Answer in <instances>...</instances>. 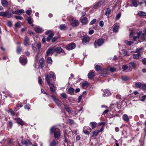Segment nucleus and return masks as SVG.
Segmentation results:
<instances>
[{"mask_svg": "<svg viewBox=\"0 0 146 146\" xmlns=\"http://www.w3.org/2000/svg\"><path fill=\"white\" fill-rule=\"evenodd\" d=\"M122 79L123 80L126 81L129 79V78L128 76H123Z\"/></svg>", "mask_w": 146, "mask_h": 146, "instance_id": "8fccbe9b", "label": "nucleus"}, {"mask_svg": "<svg viewBox=\"0 0 146 146\" xmlns=\"http://www.w3.org/2000/svg\"><path fill=\"white\" fill-rule=\"evenodd\" d=\"M142 86V84L140 82H137L135 84V87L137 88H140Z\"/></svg>", "mask_w": 146, "mask_h": 146, "instance_id": "f704fd0d", "label": "nucleus"}, {"mask_svg": "<svg viewBox=\"0 0 146 146\" xmlns=\"http://www.w3.org/2000/svg\"><path fill=\"white\" fill-rule=\"evenodd\" d=\"M142 88L143 90L146 89V84H144L142 85Z\"/></svg>", "mask_w": 146, "mask_h": 146, "instance_id": "774afa93", "label": "nucleus"}, {"mask_svg": "<svg viewBox=\"0 0 146 146\" xmlns=\"http://www.w3.org/2000/svg\"><path fill=\"white\" fill-rule=\"evenodd\" d=\"M48 85L50 86V91L52 92H54V85L52 83H50V84H48Z\"/></svg>", "mask_w": 146, "mask_h": 146, "instance_id": "412c9836", "label": "nucleus"}, {"mask_svg": "<svg viewBox=\"0 0 146 146\" xmlns=\"http://www.w3.org/2000/svg\"><path fill=\"white\" fill-rule=\"evenodd\" d=\"M81 21L82 24L84 25L88 23V20L86 17H84L81 19Z\"/></svg>", "mask_w": 146, "mask_h": 146, "instance_id": "f3484780", "label": "nucleus"}, {"mask_svg": "<svg viewBox=\"0 0 146 146\" xmlns=\"http://www.w3.org/2000/svg\"><path fill=\"white\" fill-rule=\"evenodd\" d=\"M109 70L112 72H113L116 71V69L113 67H111L110 68Z\"/></svg>", "mask_w": 146, "mask_h": 146, "instance_id": "6e6d98bb", "label": "nucleus"}, {"mask_svg": "<svg viewBox=\"0 0 146 146\" xmlns=\"http://www.w3.org/2000/svg\"><path fill=\"white\" fill-rule=\"evenodd\" d=\"M16 121L17 123L21 125H23L24 124L23 121L20 118H18L17 119H16Z\"/></svg>", "mask_w": 146, "mask_h": 146, "instance_id": "4be33fe9", "label": "nucleus"}, {"mask_svg": "<svg viewBox=\"0 0 146 146\" xmlns=\"http://www.w3.org/2000/svg\"><path fill=\"white\" fill-rule=\"evenodd\" d=\"M47 62L49 64H51L52 62V60L51 58L50 57H48L47 58Z\"/></svg>", "mask_w": 146, "mask_h": 146, "instance_id": "c03bdc74", "label": "nucleus"}, {"mask_svg": "<svg viewBox=\"0 0 146 146\" xmlns=\"http://www.w3.org/2000/svg\"><path fill=\"white\" fill-rule=\"evenodd\" d=\"M143 49L142 48H140L139 49H137L136 50V51L135 52L136 53H140V51L141 50Z\"/></svg>", "mask_w": 146, "mask_h": 146, "instance_id": "69168bd1", "label": "nucleus"}, {"mask_svg": "<svg viewBox=\"0 0 146 146\" xmlns=\"http://www.w3.org/2000/svg\"><path fill=\"white\" fill-rule=\"evenodd\" d=\"M60 29L61 30H65L66 29V26L65 24L61 25L59 27Z\"/></svg>", "mask_w": 146, "mask_h": 146, "instance_id": "79ce46f5", "label": "nucleus"}, {"mask_svg": "<svg viewBox=\"0 0 146 146\" xmlns=\"http://www.w3.org/2000/svg\"><path fill=\"white\" fill-rule=\"evenodd\" d=\"M138 31L137 30L131 31L129 35V36L131 37L132 36H133V39L134 41L136 40L137 39L139 42H141L144 40L146 31H145V33L141 34V31H139V32H138Z\"/></svg>", "mask_w": 146, "mask_h": 146, "instance_id": "f257e3e1", "label": "nucleus"}, {"mask_svg": "<svg viewBox=\"0 0 146 146\" xmlns=\"http://www.w3.org/2000/svg\"><path fill=\"white\" fill-rule=\"evenodd\" d=\"M140 53H137L136 54H134L133 55V58H134L138 59L140 56Z\"/></svg>", "mask_w": 146, "mask_h": 146, "instance_id": "ea45409f", "label": "nucleus"}, {"mask_svg": "<svg viewBox=\"0 0 146 146\" xmlns=\"http://www.w3.org/2000/svg\"><path fill=\"white\" fill-rule=\"evenodd\" d=\"M123 119L126 122H128L129 121V119L128 116L126 114L123 115Z\"/></svg>", "mask_w": 146, "mask_h": 146, "instance_id": "5701e85b", "label": "nucleus"}, {"mask_svg": "<svg viewBox=\"0 0 146 146\" xmlns=\"http://www.w3.org/2000/svg\"><path fill=\"white\" fill-rule=\"evenodd\" d=\"M58 143V141L55 139H54L50 143L49 145L50 146H56Z\"/></svg>", "mask_w": 146, "mask_h": 146, "instance_id": "a211bd4d", "label": "nucleus"}, {"mask_svg": "<svg viewBox=\"0 0 146 146\" xmlns=\"http://www.w3.org/2000/svg\"><path fill=\"white\" fill-rule=\"evenodd\" d=\"M21 51V48L20 47V46H18L17 47V53L19 54L20 53Z\"/></svg>", "mask_w": 146, "mask_h": 146, "instance_id": "37998d69", "label": "nucleus"}, {"mask_svg": "<svg viewBox=\"0 0 146 146\" xmlns=\"http://www.w3.org/2000/svg\"><path fill=\"white\" fill-rule=\"evenodd\" d=\"M1 3L2 5L4 7H7L8 4V2L6 0H2Z\"/></svg>", "mask_w": 146, "mask_h": 146, "instance_id": "b1692460", "label": "nucleus"}, {"mask_svg": "<svg viewBox=\"0 0 146 146\" xmlns=\"http://www.w3.org/2000/svg\"><path fill=\"white\" fill-rule=\"evenodd\" d=\"M119 26L117 24H115L113 28V31L115 33H116L118 31Z\"/></svg>", "mask_w": 146, "mask_h": 146, "instance_id": "6ab92c4d", "label": "nucleus"}, {"mask_svg": "<svg viewBox=\"0 0 146 146\" xmlns=\"http://www.w3.org/2000/svg\"><path fill=\"white\" fill-rule=\"evenodd\" d=\"M54 52V49L53 48H49L46 52V56H48L50 54H52Z\"/></svg>", "mask_w": 146, "mask_h": 146, "instance_id": "ddd939ff", "label": "nucleus"}, {"mask_svg": "<svg viewBox=\"0 0 146 146\" xmlns=\"http://www.w3.org/2000/svg\"><path fill=\"white\" fill-rule=\"evenodd\" d=\"M8 111L10 112V113L12 115H13V116L14 115H15V112H14V111L13 110H9Z\"/></svg>", "mask_w": 146, "mask_h": 146, "instance_id": "bf43d9fd", "label": "nucleus"}, {"mask_svg": "<svg viewBox=\"0 0 146 146\" xmlns=\"http://www.w3.org/2000/svg\"><path fill=\"white\" fill-rule=\"evenodd\" d=\"M20 63L23 65H25L27 62L26 58L24 56H21L19 58Z\"/></svg>", "mask_w": 146, "mask_h": 146, "instance_id": "39448f33", "label": "nucleus"}, {"mask_svg": "<svg viewBox=\"0 0 146 146\" xmlns=\"http://www.w3.org/2000/svg\"><path fill=\"white\" fill-rule=\"evenodd\" d=\"M121 16V13H119L118 14L116 15V19H117V20L119 19V18Z\"/></svg>", "mask_w": 146, "mask_h": 146, "instance_id": "680f3d73", "label": "nucleus"}, {"mask_svg": "<svg viewBox=\"0 0 146 146\" xmlns=\"http://www.w3.org/2000/svg\"><path fill=\"white\" fill-rule=\"evenodd\" d=\"M76 47V45L74 43H71L68 44L66 47V49L68 50H70L74 49Z\"/></svg>", "mask_w": 146, "mask_h": 146, "instance_id": "9d476101", "label": "nucleus"}, {"mask_svg": "<svg viewBox=\"0 0 146 146\" xmlns=\"http://www.w3.org/2000/svg\"><path fill=\"white\" fill-rule=\"evenodd\" d=\"M34 29L36 32L39 33H41L44 31L43 29L38 26H36Z\"/></svg>", "mask_w": 146, "mask_h": 146, "instance_id": "1a4fd4ad", "label": "nucleus"}, {"mask_svg": "<svg viewBox=\"0 0 146 146\" xmlns=\"http://www.w3.org/2000/svg\"><path fill=\"white\" fill-rule=\"evenodd\" d=\"M15 19L18 20H21L23 19V17L21 16L16 15L15 16Z\"/></svg>", "mask_w": 146, "mask_h": 146, "instance_id": "3c124183", "label": "nucleus"}, {"mask_svg": "<svg viewBox=\"0 0 146 146\" xmlns=\"http://www.w3.org/2000/svg\"><path fill=\"white\" fill-rule=\"evenodd\" d=\"M29 141L28 140L22 139L21 140V143L23 145H27L28 144Z\"/></svg>", "mask_w": 146, "mask_h": 146, "instance_id": "72a5a7b5", "label": "nucleus"}, {"mask_svg": "<svg viewBox=\"0 0 146 146\" xmlns=\"http://www.w3.org/2000/svg\"><path fill=\"white\" fill-rule=\"evenodd\" d=\"M41 44L40 43H39L37 44V46L39 49L38 52L39 51V49L41 48Z\"/></svg>", "mask_w": 146, "mask_h": 146, "instance_id": "e2e57ef3", "label": "nucleus"}, {"mask_svg": "<svg viewBox=\"0 0 146 146\" xmlns=\"http://www.w3.org/2000/svg\"><path fill=\"white\" fill-rule=\"evenodd\" d=\"M26 13L28 15H30L31 14V13H32V11L31 9H29V10H27L26 12Z\"/></svg>", "mask_w": 146, "mask_h": 146, "instance_id": "4d7b16f0", "label": "nucleus"}, {"mask_svg": "<svg viewBox=\"0 0 146 146\" xmlns=\"http://www.w3.org/2000/svg\"><path fill=\"white\" fill-rule=\"evenodd\" d=\"M94 76V71L92 70L88 74V76L89 79L92 78Z\"/></svg>", "mask_w": 146, "mask_h": 146, "instance_id": "dca6fc26", "label": "nucleus"}, {"mask_svg": "<svg viewBox=\"0 0 146 146\" xmlns=\"http://www.w3.org/2000/svg\"><path fill=\"white\" fill-rule=\"evenodd\" d=\"M55 76L53 72H50L49 73L46 75L45 78V80L46 81L48 84H50V82H52V80L53 79L55 81V80L54 78Z\"/></svg>", "mask_w": 146, "mask_h": 146, "instance_id": "f03ea898", "label": "nucleus"}, {"mask_svg": "<svg viewBox=\"0 0 146 146\" xmlns=\"http://www.w3.org/2000/svg\"><path fill=\"white\" fill-rule=\"evenodd\" d=\"M89 84L88 83L86 82H85L82 83V86L84 89H86L88 87Z\"/></svg>", "mask_w": 146, "mask_h": 146, "instance_id": "bb28decb", "label": "nucleus"}, {"mask_svg": "<svg viewBox=\"0 0 146 146\" xmlns=\"http://www.w3.org/2000/svg\"><path fill=\"white\" fill-rule=\"evenodd\" d=\"M104 40L102 39H100L94 42V45L95 47L97 48V45L100 46H101L104 42Z\"/></svg>", "mask_w": 146, "mask_h": 146, "instance_id": "20e7f679", "label": "nucleus"}, {"mask_svg": "<svg viewBox=\"0 0 146 146\" xmlns=\"http://www.w3.org/2000/svg\"><path fill=\"white\" fill-rule=\"evenodd\" d=\"M128 66L126 65H124L122 66V69L123 70V71L127 70L128 68Z\"/></svg>", "mask_w": 146, "mask_h": 146, "instance_id": "5fc2aeb1", "label": "nucleus"}, {"mask_svg": "<svg viewBox=\"0 0 146 146\" xmlns=\"http://www.w3.org/2000/svg\"><path fill=\"white\" fill-rule=\"evenodd\" d=\"M29 39L28 38L27 36L25 37V39L24 40V45L25 46H27L29 44Z\"/></svg>", "mask_w": 146, "mask_h": 146, "instance_id": "2eb2a0df", "label": "nucleus"}, {"mask_svg": "<svg viewBox=\"0 0 146 146\" xmlns=\"http://www.w3.org/2000/svg\"><path fill=\"white\" fill-rule=\"evenodd\" d=\"M105 1V0H100L94 6L93 8L94 9H96L99 8L104 3Z\"/></svg>", "mask_w": 146, "mask_h": 146, "instance_id": "423d86ee", "label": "nucleus"}, {"mask_svg": "<svg viewBox=\"0 0 146 146\" xmlns=\"http://www.w3.org/2000/svg\"><path fill=\"white\" fill-rule=\"evenodd\" d=\"M138 14L140 16H145L146 15V13L145 12L141 11H139Z\"/></svg>", "mask_w": 146, "mask_h": 146, "instance_id": "473e14b6", "label": "nucleus"}, {"mask_svg": "<svg viewBox=\"0 0 146 146\" xmlns=\"http://www.w3.org/2000/svg\"><path fill=\"white\" fill-rule=\"evenodd\" d=\"M53 33L52 31L50 30H48V31H46L45 34L46 35H49L50 34V33Z\"/></svg>", "mask_w": 146, "mask_h": 146, "instance_id": "864d4df0", "label": "nucleus"}, {"mask_svg": "<svg viewBox=\"0 0 146 146\" xmlns=\"http://www.w3.org/2000/svg\"><path fill=\"white\" fill-rule=\"evenodd\" d=\"M111 93L108 89L104 90L103 91V96L104 97H107L110 95Z\"/></svg>", "mask_w": 146, "mask_h": 146, "instance_id": "9b49d317", "label": "nucleus"}, {"mask_svg": "<svg viewBox=\"0 0 146 146\" xmlns=\"http://www.w3.org/2000/svg\"><path fill=\"white\" fill-rule=\"evenodd\" d=\"M56 128L54 127H51L50 130V132L51 133H52L55 132L56 131Z\"/></svg>", "mask_w": 146, "mask_h": 146, "instance_id": "c9c22d12", "label": "nucleus"}, {"mask_svg": "<svg viewBox=\"0 0 146 146\" xmlns=\"http://www.w3.org/2000/svg\"><path fill=\"white\" fill-rule=\"evenodd\" d=\"M96 19H93L90 22V25H92L94 24L96 21Z\"/></svg>", "mask_w": 146, "mask_h": 146, "instance_id": "09e8293b", "label": "nucleus"}, {"mask_svg": "<svg viewBox=\"0 0 146 146\" xmlns=\"http://www.w3.org/2000/svg\"><path fill=\"white\" fill-rule=\"evenodd\" d=\"M15 26L16 28H20L21 26V24L19 23H17L15 24Z\"/></svg>", "mask_w": 146, "mask_h": 146, "instance_id": "49530a36", "label": "nucleus"}, {"mask_svg": "<svg viewBox=\"0 0 146 146\" xmlns=\"http://www.w3.org/2000/svg\"><path fill=\"white\" fill-rule=\"evenodd\" d=\"M78 21L74 20L72 22L71 25L75 27L78 26Z\"/></svg>", "mask_w": 146, "mask_h": 146, "instance_id": "cd10ccee", "label": "nucleus"}, {"mask_svg": "<svg viewBox=\"0 0 146 146\" xmlns=\"http://www.w3.org/2000/svg\"><path fill=\"white\" fill-rule=\"evenodd\" d=\"M25 13V11L23 9H17L16 10V14L19 15H21Z\"/></svg>", "mask_w": 146, "mask_h": 146, "instance_id": "4468645a", "label": "nucleus"}, {"mask_svg": "<svg viewBox=\"0 0 146 146\" xmlns=\"http://www.w3.org/2000/svg\"><path fill=\"white\" fill-rule=\"evenodd\" d=\"M83 130L84 133L87 135H89L91 131V129L89 127L85 126L83 127Z\"/></svg>", "mask_w": 146, "mask_h": 146, "instance_id": "0eeeda50", "label": "nucleus"}, {"mask_svg": "<svg viewBox=\"0 0 146 146\" xmlns=\"http://www.w3.org/2000/svg\"><path fill=\"white\" fill-rule=\"evenodd\" d=\"M54 51L56 52L57 53H59L61 52L64 53V54H65L66 53L64 52L63 50L60 47H58L54 49Z\"/></svg>", "mask_w": 146, "mask_h": 146, "instance_id": "f8f14e48", "label": "nucleus"}, {"mask_svg": "<svg viewBox=\"0 0 146 146\" xmlns=\"http://www.w3.org/2000/svg\"><path fill=\"white\" fill-rule=\"evenodd\" d=\"M54 35V33H51L48 35V37L46 38V41L48 42H49Z\"/></svg>", "mask_w": 146, "mask_h": 146, "instance_id": "a878e982", "label": "nucleus"}, {"mask_svg": "<svg viewBox=\"0 0 146 146\" xmlns=\"http://www.w3.org/2000/svg\"><path fill=\"white\" fill-rule=\"evenodd\" d=\"M99 133V131L98 130H96L92 132V137L97 136Z\"/></svg>", "mask_w": 146, "mask_h": 146, "instance_id": "e433bc0d", "label": "nucleus"}, {"mask_svg": "<svg viewBox=\"0 0 146 146\" xmlns=\"http://www.w3.org/2000/svg\"><path fill=\"white\" fill-rule=\"evenodd\" d=\"M53 99L54 100L56 104L58 106H61L60 102L58 100L56 99L55 98L53 97Z\"/></svg>", "mask_w": 146, "mask_h": 146, "instance_id": "393cba45", "label": "nucleus"}, {"mask_svg": "<svg viewBox=\"0 0 146 146\" xmlns=\"http://www.w3.org/2000/svg\"><path fill=\"white\" fill-rule=\"evenodd\" d=\"M64 108L66 110V111L68 112H70L71 110L66 105H64Z\"/></svg>", "mask_w": 146, "mask_h": 146, "instance_id": "a18cd8bd", "label": "nucleus"}, {"mask_svg": "<svg viewBox=\"0 0 146 146\" xmlns=\"http://www.w3.org/2000/svg\"><path fill=\"white\" fill-rule=\"evenodd\" d=\"M27 20L29 24H31L32 23V19L31 17H28Z\"/></svg>", "mask_w": 146, "mask_h": 146, "instance_id": "603ef678", "label": "nucleus"}, {"mask_svg": "<svg viewBox=\"0 0 146 146\" xmlns=\"http://www.w3.org/2000/svg\"><path fill=\"white\" fill-rule=\"evenodd\" d=\"M124 42L127 45L130 46L133 43V41H129L127 40H125L124 41Z\"/></svg>", "mask_w": 146, "mask_h": 146, "instance_id": "c756f323", "label": "nucleus"}, {"mask_svg": "<svg viewBox=\"0 0 146 146\" xmlns=\"http://www.w3.org/2000/svg\"><path fill=\"white\" fill-rule=\"evenodd\" d=\"M142 61L143 64H146V58L143 59L142 60Z\"/></svg>", "mask_w": 146, "mask_h": 146, "instance_id": "052dcab7", "label": "nucleus"}, {"mask_svg": "<svg viewBox=\"0 0 146 146\" xmlns=\"http://www.w3.org/2000/svg\"><path fill=\"white\" fill-rule=\"evenodd\" d=\"M0 16L2 17H7L8 18H12L13 15L10 13L8 11H6L5 12L2 11L0 13Z\"/></svg>", "mask_w": 146, "mask_h": 146, "instance_id": "7ed1b4c3", "label": "nucleus"}, {"mask_svg": "<svg viewBox=\"0 0 146 146\" xmlns=\"http://www.w3.org/2000/svg\"><path fill=\"white\" fill-rule=\"evenodd\" d=\"M95 68H96V70L97 71H99L101 69V66L99 65H96V66H95Z\"/></svg>", "mask_w": 146, "mask_h": 146, "instance_id": "de8ad7c7", "label": "nucleus"}, {"mask_svg": "<svg viewBox=\"0 0 146 146\" xmlns=\"http://www.w3.org/2000/svg\"><path fill=\"white\" fill-rule=\"evenodd\" d=\"M38 82L40 84H42V80L40 77L38 78Z\"/></svg>", "mask_w": 146, "mask_h": 146, "instance_id": "0e129e2a", "label": "nucleus"}, {"mask_svg": "<svg viewBox=\"0 0 146 146\" xmlns=\"http://www.w3.org/2000/svg\"><path fill=\"white\" fill-rule=\"evenodd\" d=\"M61 96L64 98H66L67 96L66 94L64 93L61 94Z\"/></svg>", "mask_w": 146, "mask_h": 146, "instance_id": "13d9d810", "label": "nucleus"}, {"mask_svg": "<svg viewBox=\"0 0 146 146\" xmlns=\"http://www.w3.org/2000/svg\"><path fill=\"white\" fill-rule=\"evenodd\" d=\"M74 90L73 88L70 87L68 89V92L69 94H72L74 92Z\"/></svg>", "mask_w": 146, "mask_h": 146, "instance_id": "7c9ffc66", "label": "nucleus"}, {"mask_svg": "<svg viewBox=\"0 0 146 146\" xmlns=\"http://www.w3.org/2000/svg\"><path fill=\"white\" fill-rule=\"evenodd\" d=\"M135 65V63L133 62H131L129 63V66L130 67L134 68Z\"/></svg>", "mask_w": 146, "mask_h": 146, "instance_id": "58836bf2", "label": "nucleus"}, {"mask_svg": "<svg viewBox=\"0 0 146 146\" xmlns=\"http://www.w3.org/2000/svg\"><path fill=\"white\" fill-rule=\"evenodd\" d=\"M132 3L134 7H136L137 6V3L136 0H132Z\"/></svg>", "mask_w": 146, "mask_h": 146, "instance_id": "a19ab883", "label": "nucleus"}, {"mask_svg": "<svg viewBox=\"0 0 146 146\" xmlns=\"http://www.w3.org/2000/svg\"><path fill=\"white\" fill-rule=\"evenodd\" d=\"M54 137L56 139L57 138V139H58L60 136V133L59 131H56L54 133Z\"/></svg>", "mask_w": 146, "mask_h": 146, "instance_id": "aec40b11", "label": "nucleus"}, {"mask_svg": "<svg viewBox=\"0 0 146 146\" xmlns=\"http://www.w3.org/2000/svg\"><path fill=\"white\" fill-rule=\"evenodd\" d=\"M82 43L84 44H87L90 40L89 37L87 35H84L83 37Z\"/></svg>", "mask_w": 146, "mask_h": 146, "instance_id": "6e6552de", "label": "nucleus"}, {"mask_svg": "<svg viewBox=\"0 0 146 146\" xmlns=\"http://www.w3.org/2000/svg\"><path fill=\"white\" fill-rule=\"evenodd\" d=\"M90 125L92 129H94L96 126V123L95 122H92L90 123Z\"/></svg>", "mask_w": 146, "mask_h": 146, "instance_id": "c85d7f7f", "label": "nucleus"}, {"mask_svg": "<svg viewBox=\"0 0 146 146\" xmlns=\"http://www.w3.org/2000/svg\"><path fill=\"white\" fill-rule=\"evenodd\" d=\"M111 11V9L109 8H107L105 13L106 15L108 17Z\"/></svg>", "mask_w": 146, "mask_h": 146, "instance_id": "2f4dec72", "label": "nucleus"}, {"mask_svg": "<svg viewBox=\"0 0 146 146\" xmlns=\"http://www.w3.org/2000/svg\"><path fill=\"white\" fill-rule=\"evenodd\" d=\"M104 23L103 21H101L99 23V25L101 27H103L104 26Z\"/></svg>", "mask_w": 146, "mask_h": 146, "instance_id": "338daca9", "label": "nucleus"}, {"mask_svg": "<svg viewBox=\"0 0 146 146\" xmlns=\"http://www.w3.org/2000/svg\"><path fill=\"white\" fill-rule=\"evenodd\" d=\"M38 68H41L44 66V63H43L42 61V62H40V61H39V63L38 64Z\"/></svg>", "mask_w": 146, "mask_h": 146, "instance_id": "4c0bfd02", "label": "nucleus"}]
</instances>
